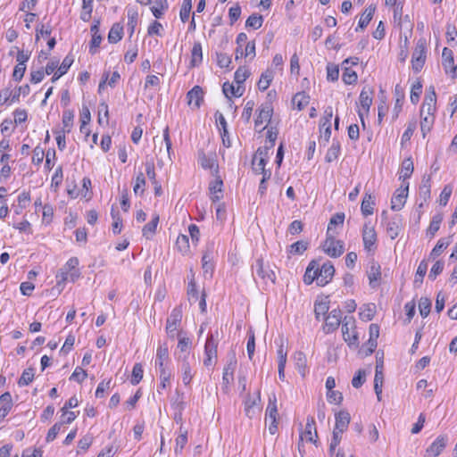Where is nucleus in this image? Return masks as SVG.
Instances as JSON below:
<instances>
[{"label":"nucleus","instance_id":"nucleus-2","mask_svg":"<svg viewBox=\"0 0 457 457\" xmlns=\"http://www.w3.org/2000/svg\"><path fill=\"white\" fill-rule=\"evenodd\" d=\"M427 48L424 39L418 40L411 55V68L415 73L420 72L426 62Z\"/></svg>","mask_w":457,"mask_h":457},{"label":"nucleus","instance_id":"nucleus-3","mask_svg":"<svg viewBox=\"0 0 457 457\" xmlns=\"http://www.w3.org/2000/svg\"><path fill=\"white\" fill-rule=\"evenodd\" d=\"M182 320V308L181 306L175 307L166 320V332L170 338H174L176 335L180 336L181 332H178V328Z\"/></svg>","mask_w":457,"mask_h":457},{"label":"nucleus","instance_id":"nucleus-45","mask_svg":"<svg viewBox=\"0 0 457 457\" xmlns=\"http://www.w3.org/2000/svg\"><path fill=\"white\" fill-rule=\"evenodd\" d=\"M451 244L450 237L448 238H440L435 247L432 249L429 257L432 259H436L437 256L441 254V253L445 250L448 245Z\"/></svg>","mask_w":457,"mask_h":457},{"label":"nucleus","instance_id":"nucleus-31","mask_svg":"<svg viewBox=\"0 0 457 457\" xmlns=\"http://www.w3.org/2000/svg\"><path fill=\"white\" fill-rule=\"evenodd\" d=\"M245 91V87L243 86H238L237 87H234L233 84L229 82H225L222 86V92L227 98L232 103L231 96L240 97L242 96Z\"/></svg>","mask_w":457,"mask_h":457},{"label":"nucleus","instance_id":"nucleus-37","mask_svg":"<svg viewBox=\"0 0 457 457\" xmlns=\"http://www.w3.org/2000/svg\"><path fill=\"white\" fill-rule=\"evenodd\" d=\"M341 152V146L339 141L334 139L331 146L328 148L325 160L327 162H332L339 157Z\"/></svg>","mask_w":457,"mask_h":457},{"label":"nucleus","instance_id":"nucleus-11","mask_svg":"<svg viewBox=\"0 0 457 457\" xmlns=\"http://www.w3.org/2000/svg\"><path fill=\"white\" fill-rule=\"evenodd\" d=\"M362 241L367 252H374L377 248V233L374 227L365 223L362 228Z\"/></svg>","mask_w":457,"mask_h":457},{"label":"nucleus","instance_id":"nucleus-42","mask_svg":"<svg viewBox=\"0 0 457 457\" xmlns=\"http://www.w3.org/2000/svg\"><path fill=\"white\" fill-rule=\"evenodd\" d=\"M168 8V0H154V5L151 7V12L156 19H161Z\"/></svg>","mask_w":457,"mask_h":457},{"label":"nucleus","instance_id":"nucleus-8","mask_svg":"<svg viewBox=\"0 0 457 457\" xmlns=\"http://www.w3.org/2000/svg\"><path fill=\"white\" fill-rule=\"evenodd\" d=\"M436 95L435 91V87L430 86L428 91L425 95L423 104L420 108V116L429 115L435 116V112L436 110Z\"/></svg>","mask_w":457,"mask_h":457},{"label":"nucleus","instance_id":"nucleus-20","mask_svg":"<svg viewBox=\"0 0 457 457\" xmlns=\"http://www.w3.org/2000/svg\"><path fill=\"white\" fill-rule=\"evenodd\" d=\"M179 361H181L180 369L182 372V381L185 386H187L190 384L193 378L191 365L189 361V353H184L183 356H179Z\"/></svg>","mask_w":457,"mask_h":457},{"label":"nucleus","instance_id":"nucleus-56","mask_svg":"<svg viewBox=\"0 0 457 457\" xmlns=\"http://www.w3.org/2000/svg\"><path fill=\"white\" fill-rule=\"evenodd\" d=\"M144 376V369L141 363H135L132 369L130 383L136 386L140 383Z\"/></svg>","mask_w":457,"mask_h":457},{"label":"nucleus","instance_id":"nucleus-63","mask_svg":"<svg viewBox=\"0 0 457 457\" xmlns=\"http://www.w3.org/2000/svg\"><path fill=\"white\" fill-rule=\"evenodd\" d=\"M191 9H192V0H183L182 5L180 8V12H179L180 20L182 22L185 23L186 21H188Z\"/></svg>","mask_w":457,"mask_h":457},{"label":"nucleus","instance_id":"nucleus-29","mask_svg":"<svg viewBox=\"0 0 457 457\" xmlns=\"http://www.w3.org/2000/svg\"><path fill=\"white\" fill-rule=\"evenodd\" d=\"M212 258V246H207L202 257V268L204 273H210L211 276L214 270Z\"/></svg>","mask_w":457,"mask_h":457},{"label":"nucleus","instance_id":"nucleus-21","mask_svg":"<svg viewBox=\"0 0 457 457\" xmlns=\"http://www.w3.org/2000/svg\"><path fill=\"white\" fill-rule=\"evenodd\" d=\"M303 436L307 441L316 445L318 433L316 430V422L312 416L307 417L305 429L303 435H301V440H303Z\"/></svg>","mask_w":457,"mask_h":457},{"label":"nucleus","instance_id":"nucleus-7","mask_svg":"<svg viewBox=\"0 0 457 457\" xmlns=\"http://www.w3.org/2000/svg\"><path fill=\"white\" fill-rule=\"evenodd\" d=\"M323 319L325 320L323 330L326 334H330L336 331L343 322L342 312L339 308L333 309Z\"/></svg>","mask_w":457,"mask_h":457},{"label":"nucleus","instance_id":"nucleus-18","mask_svg":"<svg viewBox=\"0 0 457 457\" xmlns=\"http://www.w3.org/2000/svg\"><path fill=\"white\" fill-rule=\"evenodd\" d=\"M335 274V268L330 261L325 262L320 269V280L319 286L324 287L328 285L333 278Z\"/></svg>","mask_w":457,"mask_h":457},{"label":"nucleus","instance_id":"nucleus-47","mask_svg":"<svg viewBox=\"0 0 457 457\" xmlns=\"http://www.w3.org/2000/svg\"><path fill=\"white\" fill-rule=\"evenodd\" d=\"M329 310V301L324 300L320 302H315L314 303V313L317 320H320V317H325Z\"/></svg>","mask_w":457,"mask_h":457},{"label":"nucleus","instance_id":"nucleus-55","mask_svg":"<svg viewBox=\"0 0 457 457\" xmlns=\"http://www.w3.org/2000/svg\"><path fill=\"white\" fill-rule=\"evenodd\" d=\"M357 79V73L353 70H352L350 67H343L342 80L345 84L353 85L356 83Z\"/></svg>","mask_w":457,"mask_h":457},{"label":"nucleus","instance_id":"nucleus-24","mask_svg":"<svg viewBox=\"0 0 457 457\" xmlns=\"http://www.w3.org/2000/svg\"><path fill=\"white\" fill-rule=\"evenodd\" d=\"M367 275L370 287L376 288L379 285L381 278V268L379 263L373 261L370 263V270H368Z\"/></svg>","mask_w":457,"mask_h":457},{"label":"nucleus","instance_id":"nucleus-6","mask_svg":"<svg viewBox=\"0 0 457 457\" xmlns=\"http://www.w3.org/2000/svg\"><path fill=\"white\" fill-rule=\"evenodd\" d=\"M322 248L323 251L331 258H337L341 256L345 251L343 241L336 240L334 237L330 235H327Z\"/></svg>","mask_w":457,"mask_h":457},{"label":"nucleus","instance_id":"nucleus-9","mask_svg":"<svg viewBox=\"0 0 457 457\" xmlns=\"http://www.w3.org/2000/svg\"><path fill=\"white\" fill-rule=\"evenodd\" d=\"M237 365V360L236 357V353H235V351H231L228 354V361L223 369V375H222V384L226 388H228V385L234 379V372L236 370Z\"/></svg>","mask_w":457,"mask_h":457},{"label":"nucleus","instance_id":"nucleus-19","mask_svg":"<svg viewBox=\"0 0 457 457\" xmlns=\"http://www.w3.org/2000/svg\"><path fill=\"white\" fill-rule=\"evenodd\" d=\"M215 176L216 179L209 184L210 198L212 203L219 202L223 197V181L218 174Z\"/></svg>","mask_w":457,"mask_h":457},{"label":"nucleus","instance_id":"nucleus-40","mask_svg":"<svg viewBox=\"0 0 457 457\" xmlns=\"http://www.w3.org/2000/svg\"><path fill=\"white\" fill-rule=\"evenodd\" d=\"M294 104L299 111L304 109L310 103V96L304 91L296 93L292 99Z\"/></svg>","mask_w":457,"mask_h":457},{"label":"nucleus","instance_id":"nucleus-1","mask_svg":"<svg viewBox=\"0 0 457 457\" xmlns=\"http://www.w3.org/2000/svg\"><path fill=\"white\" fill-rule=\"evenodd\" d=\"M252 271L254 280H256L257 276L265 284L270 282L274 285L276 283L277 277L274 270L270 269L269 262H264L262 258L256 259L252 265Z\"/></svg>","mask_w":457,"mask_h":457},{"label":"nucleus","instance_id":"nucleus-48","mask_svg":"<svg viewBox=\"0 0 457 457\" xmlns=\"http://www.w3.org/2000/svg\"><path fill=\"white\" fill-rule=\"evenodd\" d=\"M442 220L443 215L441 213L435 214L432 217L430 224L427 229V235H429L430 237H433L439 230Z\"/></svg>","mask_w":457,"mask_h":457},{"label":"nucleus","instance_id":"nucleus-26","mask_svg":"<svg viewBox=\"0 0 457 457\" xmlns=\"http://www.w3.org/2000/svg\"><path fill=\"white\" fill-rule=\"evenodd\" d=\"M376 204L375 196L370 193L365 192L361 205V211L364 217L370 216L374 212V206Z\"/></svg>","mask_w":457,"mask_h":457},{"label":"nucleus","instance_id":"nucleus-22","mask_svg":"<svg viewBox=\"0 0 457 457\" xmlns=\"http://www.w3.org/2000/svg\"><path fill=\"white\" fill-rule=\"evenodd\" d=\"M187 104L190 105L194 104L195 108H200L202 103L204 102V90L203 88L196 85L192 89H190L187 94Z\"/></svg>","mask_w":457,"mask_h":457},{"label":"nucleus","instance_id":"nucleus-60","mask_svg":"<svg viewBox=\"0 0 457 457\" xmlns=\"http://www.w3.org/2000/svg\"><path fill=\"white\" fill-rule=\"evenodd\" d=\"M316 259L312 260L309 262L308 267L306 268L305 273L303 275V282L305 285H311L317 278V275L312 273V270L315 267Z\"/></svg>","mask_w":457,"mask_h":457},{"label":"nucleus","instance_id":"nucleus-12","mask_svg":"<svg viewBox=\"0 0 457 457\" xmlns=\"http://www.w3.org/2000/svg\"><path fill=\"white\" fill-rule=\"evenodd\" d=\"M244 405L245 415L249 419H253L261 411V391L258 390L254 397L247 395L246 399L244 402Z\"/></svg>","mask_w":457,"mask_h":457},{"label":"nucleus","instance_id":"nucleus-44","mask_svg":"<svg viewBox=\"0 0 457 457\" xmlns=\"http://www.w3.org/2000/svg\"><path fill=\"white\" fill-rule=\"evenodd\" d=\"M273 79V71L270 70H267L262 72L261 78L257 83V87L261 91H265L270 87L271 81Z\"/></svg>","mask_w":457,"mask_h":457},{"label":"nucleus","instance_id":"nucleus-34","mask_svg":"<svg viewBox=\"0 0 457 457\" xmlns=\"http://www.w3.org/2000/svg\"><path fill=\"white\" fill-rule=\"evenodd\" d=\"M123 37V25L120 22L114 23L108 33V42L110 44H116L122 39Z\"/></svg>","mask_w":457,"mask_h":457},{"label":"nucleus","instance_id":"nucleus-54","mask_svg":"<svg viewBox=\"0 0 457 457\" xmlns=\"http://www.w3.org/2000/svg\"><path fill=\"white\" fill-rule=\"evenodd\" d=\"M250 74V71L245 66H239L235 71L234 80L238 86H242Z\"/></svg>","mask_w":457,"mask_h":457},{"label":"nucleus","instance_id":"nucleus-53","mask_svg":"<svg viewBox=\"0 0 457 457\" xmlns=\"http://www.w3.org/2000/svg\"><path fill=\"white\" fill-rule=\"evenodd\" d=\"M35 377L34 373V368L29 367L28 369H25L21 376V378L18 379L17 384L19 386H25L29 385Z\"/></svg>","mask_w":457,"mask_h":457},{"label":"nucleus","instance_id":"nucleus-5","mask_svg":"<svg viewBox=\"0 0 457 457\" xmlns=\"http://www.w3.org/2000/svg\"><path fill=\"white\" fill-rule=\"evenodd\" d=\"M278 408L275 395L269 396V403L266 408V419L269 420V432L274 435L278 431Z\"/></svg>","mask_w":457,"mask_h":457},{"label":"nucleus","instance_id":"nucleus-30","mask_svg":"<svg viewBox=\"0 0 457 457\" xmlns=\"http://www.w3.org/2000/svg\"><path fill=\"white\" fill-rule=\"evenodd\" d=\"M198 162L204 170L213 169V175H217L219 173V166L216 163V160L212 157L207 156L203 151L199 153Z\"/></svg>","mask_w":457,"mask_h":457},{"label":"nucleus","instance_id":"nucleus-58","mask_svg":"<svg viewBox=\"0 0 457 457\" xmlns=\"http://www.w3.org/2000/svg\"><path fill=\"white\" fill-rule=\"evenodd\" d=\"M263 23V17L261 14L258 13H253L250 15L246 21H245V27L246 28H253V29H258L262 27Z\"/></svg>","mask_w":457,"mask_h":457},{"label":"nucleus","instance_id":"nucleus-28","mask_svg":"<svg viewBox=\"0 0 457 457\" xmlns=\"http://www.w3.org/2000/svg\"><path fill=\"white\" fill-rule=\"evenodd\" d=\"M395 104L394 107V119H396L398 117L399 112L402 111L403 104L404 101V88L400 85L396 84L395 87Z\"/></svg>","mask_w":457,"mask_h":457},{"label":"nucleus","instance_id":"nucleus-16","mask_svg":"<svg viewBox=\"0 0 457 457\" xmlns=\"http://www.w3.org/2000/svg\"><path fill=\"white\" fill-rule=\"evenodd\" d=\"M386 234L391 239L396 238L403 230V218L395 214L386 222Z\"/></svg>","mask_w":457,"mask_h":457},{"label":"nucleus","instance_id":"nucleus-38","mask_svg":"<svg viewBox=\"0 0 457 457\" xmlns=\"http://www.w3.org/2000/svg\"><path fill=\"white\" fill-rule=\"evenodd\" d=\"M376 314V305L374 303L364 304L361 307L359 312L360 319L365 321L373 320Z\"/></svg>","mask_w":457,"mask_h":457},{"label":"nucleus","instance_id":"nucleus-52","mask_svg":"<svg viewBox=\"0 0 457 457\" xmlns=\"http://www.w3.org/2000/svg\"><path fill=\"white\" fill-rule=\"evenodd\" d=\"M111 216L113 220L112 232L113 234L118 235L121 232L122 229V219L119 211H117L114 206H112L111 209Z\"/></svg>","mask_w":457,"mask_h":457},{"label":"nucleus","instance_id":"nucleus-59","mask_svg":"<svg viewBox=\"0 0 457 457\" xmlns=\"http://www.w3.org/2000/svg\"><path fill=\"white\" fill-rule=\"evenodd\" d=\"M442 65L445 74L453 79L457 78V66L454 64V59L442 60Z\"/></svg>","mask_w":457,"mask_h":457},{"label":"nucleus","instance_id":"nucleus-49","mask_svg":"<svg viewBox=\"0 0 457 457\" xmlns=\"http://www.w3.org/2000/svg\"><path fill=\"white\" fill-rule=\"evenodd\" d=\"M138 21V12L135 8L128 9V29L129 30V36L131 37L135 31V28Z\"/></svg>","mask_w":457,"mask_h":457},{"label":"nucleus","instance_id":"nucleus-57","mask_svg":"<svg viewBox=\"0 0 457 457\" xmlns=\"http://www.w3.org/2000/svg\"><path fill=\"white\" fill-rule=\"evenodd\" d=\"M175 246L182 254H187L189 252L188 237L187 235L180 234L176 240Z\"/></svg>","mask_w":457,"mask_h":457},{"label":"nucleus","instance_id":"nucleus-23","mask_svg":"<svg viewBox=\"0 0 457 457\" xmlns=\"http://www.w3.org/2000/svg\"><path fill=\"white\" fill-rule=\"evenodd\" d=\"M169 361V347L166 343H163L160 345L156 350L154 365L156 368L166 367Z\"/></svg>","mask_w":457,"mask_h":457},{"label":"nucleus","instance_id":"nucleus-32","mask_svg":"<svg viewBox=\"0 0 457 457\" xmlns=\"http://www.w3.org/2000/svg\"><path fill=\"white\" fill-rule=\"evenodd\" d=\"M375 11L376 7L372 5H369L364 10V12L360 17L358 26L356 27L355 31H358L359 29H364L369 25V23L372 20Z\"/></svg>","mask_w":457,"mask_h":457},{"label":"nucleus","instance_id":"nucleus-50","mask_svg":"<svg viewBox=\"0 0 457 457\" xmlns=\"http://www.w3.org/2000/svg\"><path fill=\"white\" fill-rule=\"evenodd\" d=\"M427 270H428V262L426 260H422L420 262L417 271H416V274H415V278H414V282H413L415 287H420L422 284L423 278L427 273Z\"/></svg>","mask_w":457,"mask_h":457},{"label":"nucleus","instance_id":"nucleus-46","mask_svg":"<svg viewBox=\"0 0 457 457\" xmlns=\"http://www.w3.org/2000/svg\"><path fill=\"white\" fill-rule=\"evenodd\" d=\"M310 243L304 240H299L289 245L287 253L290 254H303L309 247Z\"/></svg>","mask_w":457,"mask_h":457},{"label":"nucleus","instance_id":"nucleus-61","mask_svg":"<svg viewBox=\"0 0 457 457\" xmlns=\"http://www.w3.org/2000/svg\"><path fill=\"white\" fill-rule=\"evenodd\" d=\"M74 112L71 110H65L62 112V124L66 133H70L73 126Z\"/></svg>","mask_w":457,"mask_h":457},{"label":"nucleus","instance_id":"nucleus-27","mask_svg":"<svg viewBox=\"0 0 457 457\" xmlns=\"http://www.w3.org/2000/svg\"><path fill=\"white\" fill-rule=\"evenodd\" d=\"M374 90L366 87L362 88L359 96V102L362 109L368 113L372 104Z\"/></svg>","mask_w":457,"mask_h":457},{"label":"nucleus","instance_id":"nucleus-15","mask_svg":"<svg viewBox=\"0 0 457 457\" xmlns=\"http://www.w3.org/2000/svg\"><path fill=\"white\" fill-rule=\"evenodd\" d=\"M409 191V182L403 188H398L391 199V209L400 211L405 204Z\"/></svg>","mask_w":457,"mask_h":457},{"label":"nucleus","instance_id":"nucleus-17","mask_svg":"<svg viewBox=\"0 0 457 457\" xmlns=\"http://www.w3.org/2000/svg\"><path fill=\"white\" fill-rule=\"evenodd\" d=\"M258 113L254 120L255 127H259L265 120L268 122L270 121L272 114H273V106L270 102H266L262 104L260 108L257 110Z\"/></svg>","mask_w":457,"mask_h":457},{"label":"nucleus","instance_id":"nucleus-64","mask_svg":"<svg viewBox=\"0 0 457 457\" xmlns=\"http://www.w3.org/2000/svg\"><path fill=\"white\" fill-rule=\"evenodd\" d=\"M431 301L428 297H421L419 302L420 313L423 318H426L431 311Z\"/></svg>","mask_w":457,"mask_h":457},{"label":"nucleus","instance_id":"nucleus-62","mask_svg":"<svg viewBox=\"0 0 457 457\" xmlns=\"http://www.w3.org/2000/svg\"><path fill=\"white\" fill-rule=\"evenodd\" d=\"M417 123L415 120L410 121L407 125V128L401 138V145L403 146L407 142H409L416 129Z\"/></svg>","mask_w":457,"mask_h":457},{"label":"nucleus","instance_id":"nucleus-43","mask_svg":"<svg viewBox=\"0 0 457 457\" xmlns=\"http://www.w3.org/2000/svg\"><path fill=\"white\" fill-rule=\"evenodd\" d=\"M420 130L422 133V137H426V136L431 131L434 122H435V116H429V115H423L420 116Z\"/></svg>","mask_w":457,"mask_h":457},{"label":"nucleus","instance_id":"nucleus-14","mask_svg":"<svg viewBox=\"0 0 457 457\" xmlns=\"http://www.w3.org/2000/svg\"><path fill=\"white\" fill-rule=\"evenodd\" d=\"M431 195V177L430 175H424L421 179V184L419 188V208H423L430 199Z\"/></svg>","mask_w":457,"mask_h":457},{"label":"nucleus","instance_id":"nucleus-33","mask_svg":"<svg viewBox=\"0 0 457 457\" xmlns=\"http://www.w3.org/2000/svg\"><path fill=\"white\" fill-rule=\"evenodd\" d=\"M159 220V214L154 213L152 220L143 227L142 234L146 239H150L155 234Z\"/></svg>","mask_w":457,"mask_h":457},{"label":"nucleus","instance_id":"nucleus-41","mask_svg":"<svg viewBox=\"0 0 457 457\" xmlns=\"http://www.w3.org/2000/svg\"><path fill=\"white\" fill-rule=\"evenodd\" d=\"M413 162L411 157L405 158L401 164V175L400 179L403 180L409 179L413 172Z\"/></svg>","mask_w":457,"mask_h":457},{"label":"nucleus","instance_id":"nucleus-35","mask_svg":"<svg viewBox=\"0 0 457 457\" xmlns=\"http://www.w3.org/2000/svg\"><path fill=\"white\" fill-rule=\"evenodd\" d=\"M295 367L302 377H305L307 369L306 356L303 352H295L294 354Z\"/></svg>","mask_w":457,"mask_h":457},{"label":"nucleus","instance_id":"nucleus-13","mask_svg":"<svg viewBox=\"0 0 457 457\" xmlns=\"http://www.w3.org/2000/svg\"><path fill=\"white\" fill-rule=\"evenodd\" d=\"M145 173L154 186V195L161 196L163 194L162 184L156 179L154 162L153 158L147 159L145 162Z\"/></svg>","mask_w":457,"mask_h":457},{"label":"nucleus","instance_id":"nucleus-10","mask_svg":"<svg viewBox=\"0 0 457 457\" xmlns=\"http://www.w3.org/2000/svg\"><path fill=\"white\" fill-rule=\"evenodd\" d=\"M447 435L438 436L433 443L426 449L423 457H437L445 450L448 444Z\"/></svg>","mask_w":457,"mask_h":457},{"label":"nucleus","instance_id":"nucleus-36","mask_svg":"<svg viewBox=\"0 0 457 457\" xmlns=\"http://www.w3.org/2000/svg\"><path fill=\"white\" fill-rule=\"evenodd\" d=\"M203 62V49L200 42H195L191 50L190 67H197Z\"/></svg>","mask_w":457,"mask_h":457},{"label":"nucleus","instance_id":"nucleus-4","mask_svg":"<svg viewBox=\"0 0 457 457\" xmlns=\"http://www.w3.org/2000/svg\"><path fill=\"white\" fill-rule=\"evenodd\" d=\"M218 340L214 334L209 333L204 345V365L209 367L217 360Z\"/></svg>","mask_w":457,"mask_h":457},{"label":"nucleus","instance_id":"nucleus-39","mask_svg":"<svg viewBox=\"0 0 457 457\" xmlns=\"http://www.w3.org/2000/svg\"><path fill=\"white\" fill-rule=\"evenodd\" d=\"M184 398V393L176 389L175 395L171 399V408L173 411H185L187 403Z\"/></svg>","mask_w":457,"mask_h":457},{"label":"nucleus","instance_id":"nucleus-25","mask_svg":"<svg viewBox=\"0 0 457 457\" xmlns=\"http://www.w3.org/2000/svg\"><path fill=\"white\" fill-rule=\"evenodd\" d=\"M350 413L347 411L342 410L336 413V424L333 430L344 433L350 423Z\"/></svg>","mask_w":457,"mask_h":457},{"label":"nucleus","instance_id":"nucleus-51","mask_svg":"<svg viewBox=\"0 0 457 457\" xmlns=\"http://www.w3.org/2000/svg\"><path fill=\"white\" fill-rule=\"evenodd\" d=\"M146 180L142 171H139L136 177L133 191L135 195H142L145 190Z\"/></svg>","mask_w":457,"mask_h":457}]
</instances>
